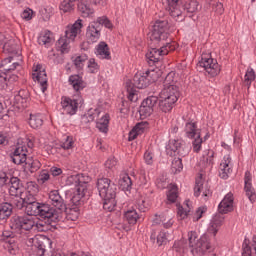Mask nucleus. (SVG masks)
<instances>
[{"label":"nucleus","mask_w":256,"mask_h":256,"mask_svg":"<svg viewBox=\"0 0 256 256\" xmlns=\"http://www.w3.org/2000/svg\"><path fill=\"white\" fill-rule=\"evenodd\" d=\"M201 192H202V196L204 197L205 201H207V199H209V197H211V195L213 194L209 185L206 184L204 186L203 181L201 180V178H199V179H196V184L194 187L195 197H199V195H201Z\"/></svg>","instance_id":"6ab92c4d"},{"label":"nucleus","mask_w":256,"mask_h":256,"mask_svg":"<svg viewBox=\"0 0 256 256\" xmlns=\"http://www.w3.org/2000/svg\"><path fill=\"white\" fill-rule=\"evenodd\" d=\"M61 105L63 111L66 112L67 115H75L79 109V105H83V98L79 97L71 99L70 97L63 96L61 98Z\"/></svg>","instance_id":"9d476101"},{"label":"nucleus","mask_w":256,"mask_h":256,"mask_svg":"<svg viewBox=\"0 0 256 256\" xmlns=\"http://www.w3.org/2000/svg\"><path fill=\"white\" fill-rule=\"evenodd\" d=\"M5 35L0 32V47L3 45L4 53H9L10 55H19V44L15 39H9L5 42Z\"/></svg>","instance_id":"4468645a"},{"label":"nucleus","mask_w":256,"mask_h":256,"mask_svg":"<svg viewBox=\"0 0 256 256\" xmlns=\"http://www.w3.org/2000/svg\"><path fill=\"white\" fill-rule=\"evenodd\" d=\"M175 103L172 100L167 98H160L159 100V109L162 113H169L175 107Z\"/></svg>","instance_id":"c9c22d12"},{"label":"nucleus","mask_w":256,"mask_h":256,"mask_svg":"<svg viewBox=\"0 0 256 256\" xmlns=\"http://www.w3.org/2000/svg\"><path fill=\"white\" fill-rule=\"evenodd\" d=\"M167 7V11L169 12V14L171 15V17H177V19H179V17L183 16V11H181V9H179V0H165V2Z\"/></svg>","instance_id":"b1692460"},{"label":"nucleus","mask_w":256,"mask_h":256,"mask_svg":"<svg viewBox=\"0 0 256 256\" xmlns=\"http://www.w3.org/2000/svg\"><path fill=\"white\" fill-rule=\"evenodd\" d=\"M150 239L153 242L157 239V245L158 247H161V245H167V243L173 239V234L169 233V231L161 230L158 235L155 232H152Z\"/></svg>","instance_id":"412c9836"},{"label":"nucleus","mask_w":256,"mask_h":256,"mask_svg":"<svg viewBox=\"0 0 256 256\" xmlns=\"http://www.w3.org/2000/svg\"><path fill=\"white\" fill-rule=\"evenodd\" d=\"M60 147L65 151L73 149V137L67 136L65 141L60 144Z\"/></svg>","instance_id":"864d4df0"},{"label":"nucleus","mask_w":256,"mask_h":256,"mask_svg":"<svg viewBox=\"0 0 256 256\" xmlns=\"http://www.w3.org/2000/svg\"><path fill=\"white\" fill-rule=\"evenodd\" d=\"M99 196L103 200V209L111 213L117 207V185L109 178H99L96 184Z\"/></svg>","instance_id":"7ed1b4c3"},{"label":"nucleus","mask_w":256,"mask_h":256,"mask_svg":"<svg viewBox=\"0 0 256 256\" xmlns=\"http://www.w3.org/2000/svg\"><path fill=\"white\" fill-rule=\"evenodd\" d=\"M10 159L15 165H22L27 163V151L23 147H16L12 153H10Z\"/></svg>","instance_id":"a211bd4d"},{"label":"nucleus","mask_w":256,"mask_h":256,"mask_svg":"<svg viewBox=\"0 0 256 256\" xmlns=\"http://www.w3.org/2000/svg\"><path fill=\"white\" fill-rule=\"evenodd\" d=\"M251 181H252L251 172L246 171L244 176V183H245L244 190L249 201H251L252 203H255L256 193H255V188H253V184L251 183Z\"/></svg>","instance_id":"f3484780"},{"label":"nucleus","mask_w":256,"mask_h":256,"mask_svg":"<svg viewBox=\"0 0 256 256\" xmlns=\"http://www.w3.org/2000/svg\"><path fill=\"white\" fill-rule=\"evenodd\" d=\"M255 70H253V68H248L246 71V74L244 76V81L246 83V85H251L252 81H255Z\"/></svg>","instance_id":"8fccbe9b"},{"label":"nucleus","mask_w":256,"mask_h":256,"mask_svg":"<svg viewBox=\"0 0 256 256\" xmlns=\"http://www.w3.org/2000/svg\"><path fill=\"white\" fill-rule=\"evenodd\" d=\"M144 161L146 165H153V154L151 152H145Z\"/></svg>","instance_id":"69168bd1"},{"label":"nucleus","mask_w":256,"mask_h":256,"mask_svg":"<svg viewBox=\"0 0 256 256\" xmlns=\"http://www.w3.org/2000/svg\"><path fill=\"white\" fill-rule=\"evenodd\" d=\"M81 29H83V20L78 19L71 27L65 30V36L59 38L56 43L57 49L61 53H69V43L75 41V37L81 33Z\"/></svg>","instance_id":"39448f33"},{"label":"nucleus","mask_w":256,"mask_h":256,"mask_svg":"<svg viewBox=\"0 0 256 256\" xmlns=\"http://www.w3.org/2000/svg\"><path fill=\"white\" fill-rule=\"evenodd\" d=\"M119 184L123 191H131L133 182L131 181V177H129V175H125L120 180Z\"/></svg>","instance_id":"a18cd8bd"},{"label":"nucleus","mask_w":256,"mask_h":256,"mask_svg":"<svg viewBox=\"0 0 256 256\" xmlns=\"http://www.w3.org/2000/svg\"><path fill=\"white\" fill-rule=\"evenodd\" d=\"M154 223L156 225H163V227L165 229H169L171 227H173V220L171 218H168L167 220V217H165V214H161V215H156V219H154Z\"/></svg>","instance_id":"4c0bfd02"},{"label":"nucleus","mask_w":256,"mask_h":256,"mask_svg":"<svg viewBox=\"0 0 256 256\" xmlns=\"http://www.w3.org/2000/svg\"><path fill=\"white\" fill-rule=\"evenodd\" d=\"M221 225H223V218L216 216L210 222L208 233L210 235H213V237H216L217 233H219V229L221 228Z\"/></svg>","instance_id":"2f4dec72"},{"label":"nucleus","mask_w":256,"mask_h":256,"mask_svg":"<svg viewBox=\"0 0 256 256\" xmlns=\"http://www.w3.org/2000/svg\"><path fill=\"white\" fill-rule=\"evenodd\" d=\"M8 185L9 195H11V197L19 198L25 193V186H23V182H21V179L17 177H10Z\"/></svg>","instance_id":"ddd939ff"},{"label":"nucleus","mask_w":256,"mask_h":256,"mask_svg":"<svg viewBox=\"0 0 256 256\" xmlns=\"http://www.w3.org/2000/svg\"><path fill=\"white\" fill-rule=\"evenodd\" d=\"M21 17L22 19H25V21H31V19H33V10H24L21 14Z\"/></svg>","instance_id":"e2e57ef3"},{"label":"nucleus","mask_w":256,"mask_h":256,"mask_svg":"<svg viewBox=\"0 0 256 256\" xmlns=\"http://www.w3.org/2000/svg\"><path fill=\"white\" fill-rule=\"evenodd\" d=\"M179 197V190L176 185H172L167 192V199L169 203H175Z\"/></svg>","instance_id":"a19ab883"},{"label":"nucleus","mask_w":256,"mask_h":256,"mask_svg":"<svg viewBox=\"0 0 256 256\" xmlns=\"http://www.w3.org/2000/svg\"><path fill=\"white\" fill-rule=\"evenodd\" d=\"M149 85H151V71L136 73L133 77V82L131 80L126 81L125 88L129 101H132V103L137 102L139 100L137 89H147Z\"/></svg>","instance_id":"20e7f679"},{"label":"nucleus","mask_w":256,"mask_h":256,"mask_svg":"<svg viewBox=\"0 0 256 256\" xmlns=\"http://www.w3.org/2000/svg\"><path fill=\"white\" fill-rule=\"evenodd\" d=\"M74 2L73 0H63L60 4V11L70 13V11H73V7H75Z\"/></svg>","instance_id":"49530a36"},{"label":"nucleus","mask_w":256,"mask_h":256,"mask_svg":"<svg viewBox=\"0 0 256 256\" xmlns=\"http://www.w3.org/2000/svg\"><path fill=\"white\" fill-rule=\"evenodd\" d=\"M158 102L159 98L157 96H149L144 99L139 108L140 117L144 119L145 117H151Z\"/></svg>","instance_id":"f8f14e48"},{"label":"nucleus","mask_w":256,"mask_h":256,"mask_svg":"<svg viewBox=\"0 0 256 256\" xmlns=\"http://www.w3.org/2000/svg\"><path fill=\"white\" fill-rule=\"evenodd\" d=\"M50 173L53 177H59V175L63 173V170L59 167L53 166L50 168Z\"/></svg>","instance_id":"338daca9"},{"label":"nucleus","mask_w":256,"mask_h":256,"mask_svg":"<svg viewBox=\"0 0 256 256\" xmlns=\"http://www.w3.org/2000/svg\"><path fill=\"white\" fill-rule=\"evenodd\" d=\"M115 165H117V160H115L114 158H108V160L105 162V167L107 169H113Z\"/></svg>","instance_id":"774afa93"},{"label":"nucleus","mask_w":256,"mask_h":256,"mask_svg":"<svg viewBox=\"0 0 256 256\" xmlns=\"http://www.w3.org/2000/svg\"><path fill=\"white\" fill-rule=\"evenodd\" d=\"M29 125L32 129H41L43 126V116L41 114H30Z\"/></svg>","instance_id":"f704fd0d"},{"label":"nucleus","mask_w":256,"mask_h":256,"mask_svg":"<svg viewBox=\"0 0 256 256\" xmlns=\"http://www.w3.org/2000/svg\"><path fill=\"white\" fill-rule=\"evenodd\" d=\"M13 213V206L10 203H0V221L9 219Z\"/></svg>","instance_id":"473e14b6"},{"label":"nucleus","mask_w":256,"mask_h":256,"mask_svg":"<svg viewBox=\"0 0 256 256\" xmlns=\"http://www.w3.org/2000/svg\"><path fill=\"white\" fill-rule=\"evenodd\" d=\"M96 127L100 133H107L109 131V114H105L101 119L96 122Z\"/></svg>","instance_id":"e433bc0d"},{"label":"nucleus","mask_w":256,"mask_h":256,"mask_svg":"<svg viewBox=\"0 0 256 256\" xmlns=\"http://www.w3.org/2000/svg\"><path fill=\"white\" fill-rule=\"evenodd\" d=\"M48 195L51 205L56 209L49 204L42 203L38 217L48 219L52 223L63 221V216H61V214L64 213V211H67V203H65V200L61 197L59 190H52Z\"/></svg>","instance_id":"f03ea898"},{"label":"nucleus","mask_w":256,"mask_h":256,"mask_svg":"<svg viewBox=\"0 0 256 256\" xmlns=\"http://www.w3.org/2000/svg\"><path fill=\"white\" fill-rule=\"evenodd\" d=\"M69 83L72 85L74 91H81L85 89V81H83V77L77 74L69 77Z\"/></svg>","instance_id":"7c9ffc66"},{"label":"nucleus","mask_w":256,"mask_h":256,"mask_svg":"<svg viewBox=\"0 0 256 256\" xmlns=\"http://www.w3.org/2000/svg\"><path fill=\"white\" fill-rule=\"evenodd\" d=\"M86 38L88 43H97L101 39V25L91 22L86 30Z\"/></svg>","instance_id":"dca6fc26"},{"label":"nucleus","mask_w":256,"mask_h":256,"mask_svg":"<svg viewBox=\"0 0 256 256\" xmlns=\"http://www.w3.org/2000/svg\"><path fill=\"white\" fill-rule=\"evenodd\" d=\"M87 59H89L87 54H82L80 56H77L73 60V63L75 65L76 69H78V71H81L83 69V67H85V62L87 61Z\"/></svg>","instance_id":"37998d69"},{"label":"nucleus","mask_w":256,"mask_h":256,"mask_svg":"<svg viewBox=\"0 0 256 256\" xmlns=\"http://www.w3.org/2000/svg\"><path fill=\"white\" fill-rule=\"evenodd\" d=\"M39 45H49L51 43V31L47 30L42 36L38 38Z\"/></svg>","instance_id":"09e8293b"},{"label":"nucleus","mask_w":256,"mask_h":256,"mask_svg":"<svg viewBox=\"0 0 256 256\" xmlns=\"http://www.w3.org/2000/svg\"><path fill=\"white\" fill-rule=\"evenodd\" d=\"M95 54L100 59H111V52H109V45H107L105 42H100L96 46Z\"/></svg>","instance_id":"cd10ccee"},{"label":"nucleus","mask_w":256,"mask_h":256,"mask_svg":"<svg viewBox=\"0 0 256 256\" xmlns=\"http://www.w3.org/2000/svg\"><path fill=\"white\" fill-rule=\"evenodd\" d=\"M26 165H27L28 171H30V173H35V172L39 171V169H41V162H39V160H37V159L32 160L31 158H28L26 160Z\"/></svg>","instance_id":"ea45409f"},{"label":"nucleus","mask_w":256,"mask_h":256,"mask_svg":"<svg viewBox=\"0 0 256 256\" xmlns=\"http://www.w3.org/2000/svg\"><path fill=\"white\" fill-rule=\"evenodd\" d=\"M94 22L96 25H100V29H103V26L106 29H113V23H111V20L107 16L98 17Z\"/></svg>","instance_id":"79ce46f5"},{"label":"nucleus","mask_w":256,"mask_h":256,"mask_svg":"<svg viewBox=\"0 0 256 256\" xmlns=\"http://www.w3.org/2000/svg\"><path fill=\"white\" fill-rule=\"evenodd\" d=\"M11 178L7 176V174H0V187H5V185H9V181Z\"/></svg>","instance_id":"0e129e2a"},{"label":"nucleus","mask_w":256,"mask_h":256,"mask_svg":"<svg viewBox=\"0 0 256 256\" xmlns=\"http://www.w3.org/2000/svg\"><path fill=\"white\" fill-rule=\"evenodd\" d=\"M70 211L71 213H69V210L67 209V206H66V211L61 213V217L64 215L66 219H68V221H77V219H79V212L73 211V210H70ZM62 220H63V217H62Z\"/></svg>","instance_id":"de8ad7c7"},{"label":"nucleus","mask_w":256,"mask_h":256,"mask_svg":"<svg viewBox=\"0 0 256 256\" xmlns=\"http://www.w3.org/2000/svg\"><path fill=\"white\" fill-rule=\"evenodd\" d=\"M74 181L78 185L76 186V192L71 198V202L76 207H79V205H83V203H85V195H87V182L85 181L83 174H77L74 177Z\"/></svg>","instance_id":"0eeeda50"},{"label":"nucleus","mask_w":256,"mask_h":256,"mask_svg":"<svg viewBox=\"0 0 256 256\" xmlns=\"http://www.w3.org/2000/svg\"><path fill=\"white\" fill-rule=\"evenodd\" d=\"M78 11L81 13L82 17H91L95 10L91 8V5L88 1H82L78 4Z\"/></svg>","instance_id":"72a5a7b5"},{"label":"nucleus","mask_w":256,"mask_h":256,"mask_svg":"<svg viewBox=\"0 0 256 256\" xmlns=\"http://www.w3.org/2000/svg\"><path fill=\"white\" fill-rule=\"evenodd\" d=\"M249 239L245 238L242 244V256H256V235L252 237V247Z\"/></svg>","instance_id":"393cba45"},{"label":"nucleus","mask_w":256,"mask_h":256,"mask_svg":"<svg viewBox=\"0 0 256 256\" xmlns=\"http://www.w3.org/2000/svg\"><path fill=\"white\" fill-rule=\"evenodd\" d=\"M198 67H202L210 77H217V75L221 73V66L217 60L211 58L209 54H202V58L198 62Z\"/></svg>","instance_id":"6e6552de"},{"label":"nucleus","mask_w":256,"mask_h":256,"mask_svg":"<svg viewBox=\"0 0 256 256\" xmlns=\"http://www.w3.org/2000/svg\"><path fill=\"white\" fill-rule=\"evenodd\" d=\"M231 163V157L224 156V160L220 164L219 175L221 179H228L229 173H231V167L229 166Z\"/></svg>","instance_id":"c85d7f7f"},{"label":"nucleus","mask_w":256,"mask_h":256,"mask_svg":"<svg viewBox=\"0 0 256 256\" xmlns=\"http://www.w3.org/2000/svg\"><path fill=\"white\" fill-rule=\"evenodd\" d=\"M213 11L216 13V15H223L225 13V8L223 7V3L221 2H216L212 4Z\"/></svg>","instance_id":"bf43d9fd"},{"label":"nucleus","mask_w":256,"mask_h":256,"mask_svg":"<svg viewBox=\"0 0 256 256\" xmlns=\"http://www.w3.org/2000/svg\"><path fill=\"white\" fill-rule=\"evenodd\" d=\"M169 38V21L162 19L156 20L154 25L148 32V45L149 49L146 53V59L149 65H157L159 61L163 60L165 55H169L172 51L171 44L167 41Z\"/></svg>","instance_id":"f257e3e1"},{"label":"nucleus","mask_w":256,"mask_h":256,"mask_svg":"<svg viewBox=\"0 0 256 256\" xmlns=\"http://www.w3.org/2000/svg\"><path fill=\"white\" fill-rule=\"evenodd\" d=\"M179 87L177 85L165 86L160 92V99H168L172 103H177L179 101Z\"/></svg>","instance_id":"2eb2a0df"},{"label":"nucleus","mask_w":256,"mask_h":256,"mask_svg":"<svg viewBox=\"0 0 256 256\" xmlns=\"http://www.w3.org/2000/svg\"><path fill=\"white\" fill-rule=\"evenodd\" d=\"M184 131L188 139H195V137L201 135V130L197 129V123L195 122H187Z\"/></svg>","instance_id":"a878e982"},{"label":"nucleus","mask_w":256,"mask_h":256,"mask_svg":"<svg viewBox=\"0 0 256 256\" xmlns=\"http://www.w3.org/2000/svg\"><path fill=\"white\" fill-rule=\"evenodd\" d=\"M172 169L175 173H181L183 171V161L180 158H176L172 161Z\"/></svg>","instance_id":"603ef678"},{"label":"nucleus","mask_w":256,"mask_h":256,"mask_svg":"<svg viewBox=\"0 0 256 256\" xmlns=\"http://www.w3.org/2000/svg\"><path fill=\"white\" fill-rule=\"evenodd\" d=\"M201 145H203V138H201V134H198L192 142L193 151L199 153L201 151Z\"/></svg>","instance_id":"3c124183"},{"label":"nucleus","mask_w":256,"mask_h":256,"mask_svg":"<svg viewBox=\"0 0 256 256\" xmlns=\"http://www.w3.org/2000/svg\"><path fill=\"white\" fill-rule=\"evenodd\" d=\"M51 175L49 174V172L47 170H42L38 176V182L39 183H47V181H49Z\"/></svg>","instance_id":"13d9d810"},{"label":"nucleus","mask_w":256,"mask_h":256,"mask_svg":"<svg viewBox=\"0 0 256 256\" xmlns=\"http://www.w3.org/2000/svg\"><path fill=\"white\" fill-rule=\"evenodd\" d=\"M233 193H228L225 195L223 200L218 205V211L222 215H226V213H231L233 211Z\"/></svg>","instance_id":"aec40b11"},{"label":"nucleus","mask_w":256,"mask_h":256,"mask_svg":"<svg viewBox=\"0 0 256 256\" xmlns=\"http://www.w3.org/2000/svg\"><path fill=\"white\" fill-rule=\"evenodd\" d=\"M88 69H89L90 73H97V71H99V64H97V62H95V58H91L88 61Z\"/></svg>","instance_id":"052dcab7"},{"label":"nucleus","mask_w":256,"mask_h":256,"mask_svg":"<svg viewBox=\"0 0 256 256\" xmlns=\"http://www.w3.org/2000/svg\"><path fill=\"white\" fill-rule=\"evenodd\" d=\"M20 65L19 62H13V56L7 57L1 62L0 73L9 75V73H13Z\"/></svg>","instance_id":"4be33fe9"},{"label":"nucleus","mask_w":256,"mask_h":256,"mask_svg":"<svg viewBox=\"0 0 256 256\" xmlns=\"http://www.w3.org/2000/svg\"><path fill=\"white\" fill-rule=\"evenodd\" d=\"M183 11L184 12H182V16H180L177 19V21H183V19L185 17V13H186V15H189V17H191V15H193V13H197V11H199V2H197V0L187 1L183 5Z\"/></svg>","instance_id":"5701e85b"},{"label":"nucleus","mask_w":256,"mask_h":256,"mask_svg":"<svg viewBox=\"0 0 256 256\" xmlns=\"http://www.w3.org/2000/svg\"><path fill=\"white\" fill-rule=\"evenodd\" d=\"M43 203H39L36 201L31 202L30 204H26L23 207H25V211L27 213V215H29L30 217H39V212L41 210V205Z\"/></svg>","instance_id":"c756f323"},{"label":"nucleus","mask_w":256,"mask_h":256,"mask_svg":"<svg viewBox=\"0 0 256 256\" xmlns=\"http://www.w3.org/2000/svg\"><path fill=\"white\" fill-rule=\"evenodd\" d=\"M9 77L8 74H5L3 72L0 73V89H6L7 87H9L7 78Z\"/></svg>","instance_id":"680f3d73"},{"label":"nucleus","mask_w":256,"mask_h":256,"mask_svg":"<svg viewBox=\"0 0 256 256\" xmlns=\"http://www.w3.org/2000/svg\"><path fill=\"white\" fill-rule=\"evenodd\" d=\"M148 127H149L148 122H140L135 125L134 129L138 132L139 135H142V133H145V130Z\"/></svg>","instance_id":"6e6d98bb"},{"label":"nucleus","mask_w":256,"mask_h":256,"mask_svg":"<svg viewBox=\"0 0 256 256\" xmlns=\"http://www.w3.org/2000/svg\"><path fill=\"white\" fill-rule=\"evenodd\" d=\"M39 193V185L35 182L28 183V190H26L20 197V201L16 205L19 209H23V206L35 203L37 201V194Z\"/></svg>","instance_id":"1a4fd4ad"},{"label":"nucleus","mask_w":256,"mask_h":256,"mask_svg":"<svg viewBox=\"0 0 256 256\" xmlns=\"http://www.w3.org/2000/svg\"><path fill=\"white\" fill-rule=\"evenodd\" d=\"M16 103H21V105H24L27 101H29V91L27 90H20L18 92V95L14 97Z\"/></svg>","instance_id":"c03bdc74"},{"label":"nucleus","mask_w":256,"mask_h":256,"mask_svg":"<svg viewBox=\"0 0 256 256\" xmlns=\"http://www.w3.org/2000/svg\"><path fill=\"white\" fill-rule=\"evenodd\" d=\"M33 79L34 81H38L41 86L42 93H45V91H47V73L45 70H36V72L33 73Z\"/></svg>","instance_id":"bb28decb"},{"label":"nucleus","mask_w":256,"mask_h":256,"mask_svg":"<svg viewBox=\"0 0 256 256\" xmlns=\"http://www.w3.org/2000/svg\"><path fill=\"white\" fill-rule=\"evenodd\" d=\"M35 226V220L28 216H14L11 219V229H22L24 231H31Z\"/></svg>","instance_id":"9b49d317"},{"label":"nucleus","mask_w":256,"mask_h":256,"mask_svg":"<svg viewBox=\"0 0 256 256\" xmlns=\"http://www.w3.org/2000/svg\"><path fill=\"white\" fill-rule=\"evenodd\" d=\"M169 149L173 151V153H178L180 155L181 153V142L174 140L172 143L169 144Z\"/></svg>","instance_id":"4d7b16f0"},{"label":"nucleus","mask_w":256,"mask_h":256,"mask_svg":"<svg viewBox=\"0 0 256 256\" xmlns=\"http://www.w3.org/2000/svg\"><path fill=\"white\" fill-rule=\"evenodd\" d=\"M124 217L129 225H135V223H137V219H139V214L137 213V210L131 208L124 213Z\"/></svg>","instance_id":"58836bf2"},{"label":"nucleus","mask_w":256,"mask_h":256,"mask_svg":"<svg viewBox=\"0 0 256 256\" xmlns=\"http://www.w3.org/2000/svg\"><path fill=\"white\" fill-rule=\"evenodd\" d=\"M175 83V72H169L164 79V87H169V85H174Z\"/></svg>","instance_id":"5fc2aeb1"},{"label":"nucleus","mask_w":256,"mask_h":256,"mask_svg":"<svg viewBox=\"0 0 256 256\" xmlns=\"http://www.w3.org/2000/svg\"><path fill=\"white\" fill-rule=\"evenodd\" d=\"M188 241L189 247L192 248V255L203 256L207 251H209V249H211V244L209 243V237L207 234H204L197 239V232L191 231L188 233Z\"/></svg>","instance_id":"423d86ee"}]
</instances>
